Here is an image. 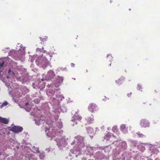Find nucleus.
Returning a JSON list of instances; mask_svg holds the SVG:
<instances>
[{
    "label": "nucleus",
    "instance_id": "f257e3e1",
    "mask_svg": "<svg viewBox=\"0 0 160 160\" xmlns=\"http://www.w3.org/2000/svg\"><path fill=\"white\" fill-rule=\"evenodd\" d=\"M37 64L40 67L45 68L50 63V61L43 55L37 57L36 59Z\"/></svg>",
    "mask_w": 160,
    "mask_h": 160
},
{
    "label": "nucleus",
    "instance_id": "f03ea898",
    "mask_svg": "<svg viewBox=\"0 0 160 160\" xmlns=\"http://www.w3.org/2000/svg\"><path fill=\"white\" fill-rule=\"evenodd\" d=\"M69 139L68 138H66L65 136L61 137H60L58 138L56 140L57 142V145L58 147L62 146H64L68 143V141Z\"/></svg>",
    "mask_w": 160,
    "mask_h": 160
},
{
    "label": "nucleus",
    "instance_id": "7ed1b4c3",
    "mask_svg": "<svg viewBox=\"0 0 160 160\" xmlns=\"http://www.w3.org/2000/svg\"><path fill=\"white\" fill-rule=\"evenodd\" d=\"M74 141L75 142H77V145L78 146V148H82L85 147L83 137L80 136H78L75 138Z\"/></svg>",
    "mask_w": 160,
    "mask_h": 160
},
{
    "label": "nucleus",
    "instance_id": "20e7f679",
    "mask_svg": "<svg viewBox=\"0 0 160 160\" xmlns=\"http://www.w3.org/2000/svg\"><path fill=\"white\" fill-rule=\"evenodd\" d=\"M55 76V74L54 72L52 70H50L48 72L47 74H43L42 75L43 78L42 79V81L50 80L54 77Z\"/></svg>",
    "mask_w": 160,
    "mask_h": 160
},
{
    "label": "nucleus",
    "instance_id": "39448f33",
    "mask_svg": "<svg viewBox=\"0 0 160 160\" xmlns=\"http://www.w3.org/2000/svg\"><path fill=\"white\" fill-rule=\"evenodd\" d=\"M45 129H46L45 132H46L47 136L49 137H50L52 138L54 137V134H55V132H56V129L55 128H53L52 127H50L49 128V131L48 132H47V129H48L47 127H45Z\"/></svg>",
    "mask_w": 160,
    "mask_h": 160
},
{
    "label": "nucleus",
    "instance_id": "423d86ee",
    "mask_svg": "<svg viewBox=\"0 0 160 160\" xmlns=\"http://www.w3.org/2000/svg\"><path fill=\"white\" fill-rule=\"evenodd\" d=\"M56 82L54 84V86L55 87L57 88L58 87L62 82L63 80V78L58 76L56 77Z\"/></svg>",
    "mask_w": 160,
    "mask_h": 160
},
{
    "label": "nucleus",
    "instance_id": "0eeeda50",
    "mask_svg": "<svg viewBox=\"0 0 160 160\" xmlns=\"http://www.w3.org/2000/svg\"><path fill=\"white\" fill-rule=\"evenodd\" d=\"M20 49H19L20 51H21L22 50V52L21 53V56L19 57V59H20L22 61H23L24 60V56L25 54V47H23L22 45H21L20 46Z\"/></svg>",
    "mask_w": 160,
    "mask_h": 160
},
{
    "label": "nucleus",
    "instance_id": "6e6552de",
    "mask_svg": "<svg viewBox=\"0 0 160 160\" xmlns=\"http://www.w3.org/2000/svg\"><path fill=\"white\" fill-rule=\"evenodd\" d=\"M23 128L22 127L19 126H15L11 129V130L15 133H18L22 131Z\"/></svg>",
    "mask_w": 160,
    "mask_h": 160
},
{
    "label": "nucleus",
    "instance_id": "1a4fd4ad",
    "mask_svg": "<svg viewBox=\"0 0 160 160\" xmlns=\"http://www.w3.org/2000/svg\"><path fill=\"white\" fill-rule=\"evenodd\" d=\"M116 138V137L115 136L110 133H108L104 137V139H106L107 141L109 140L110 139L114 140Z\"/></svg>",
    "mask_w": 160,
    "mask_h": 160
},
{
    "label": "nucleus",
    "instance_id": "9d476101",
    "mask_svg": "<svg viewBox=\"0 0 160 160\" xmlns=\"http://www.w3.org/2000/svg\"><path fill=\"white\" fill-rule=\"evenodd\" d=\"M88 109L90 112H93L98 109V108L95 104L91 103L88 106Z\"/></svg>",
    "mask_w": 160,
    "mask_h": 160
},
{
    "label": "nucleus",
    "instance_id": "9b49d317",
    "mask_svg": "<svg viewBox=\"0 0 160 160\" xmlns=\"http://www.w3.org/2000/svg\"><path fill=\"white\" fill-rule=\"evenodd\" d=\"M64 98V97L62 95H60V94L59 93V94H57L56 98H55L54 97H52L51 98V99L52 100V99H53L54 101H53V102H54V101H61Z\"/></svg>",
    "mask_w": 160,
    "mask_h": 160
},
{
    "label": "nucleus",
    "instance_id": "f8f14e48",
    "mask_svg": "<svg viewBox=\"0 0 160 160\" xmlns=\"http://www.w3.org/2000/svg\"><path fill=\"white\" fill-rule=\"evenodd\" d=\"M70 152L72 153V155L71 153H69V155L72 156L73 157L74 156L76 157H77L78 155H80L81 152L79 150H76L74 151L73 149H71L70 150Z\"/></svg>",
    "mask_w": 160,
    "mask_h": 160
},
{
    "label": "nucleus",
    "instance_id": "ddd939ff",
    "mask_svg": "<svg viewBox=\"0 0 160 160\" xmlns=\"http://www.w3.org/2000/svg\"><path fill=\"white\" fill-rule=\"evenodd\" d=\"M140 125L142 127H146L149 126V123L148 121L142 119L141 121Z\"/></svg>",
    "mask_w": 160,
    "mask_h": 160
},
{
    "label": "nucleus",
    "instance_id": "4468645a",
    "mask_svg": "<svg viewBox=\"0 0 160 160\" xmlns=\"http://www.w3.org/2000/svg\"><path fill=\"white\" fill-rule=\"evenodd\" d=\"M73 119H72V121L73 122H75L76 124H77V122H75L76 120L80 121L82 119V117L80 116H78L76 114L74 115L73 116Z\"/></svg>",
    "mask_w": 160,
    "mask_h": 160
},
{
    "label": "nucleus",
    "instance_id": "2eb2a0df",
    "mask_svg": "<svg viewBox=\"0 0 160 160\" xmlns=\"http://www.w3.org/2000/svg\"><path fill=\"white\" fill-rule=\"evenodd\" d=\"M120 130L124 133L127 132V129L126 128V125L124 124H122L120 126Z\"/></svg>",
    "mask_w": 160,
    "mask_h": 160
},
{
    "label": "nucleus",
    "instance_id": "dca6fc26",
    "mask_svg": "<svg viewBox=\"0 0 160 160\" xmlns=\"http://www.w3.org/2000/svg\"><path fill=\"white\" fill-rule=\"evenodd\" d=\"M146 144L144 143H141L138 145V149L142 151H143L145 150L144 146Z\"/></svg>",
    "mask_w": 160,
    "mask_h": 160
},
{
    "label": "nucleus",
    "instance_id": "f3484780",
    "mask_svg": "<svg viewBox=\"0 0 160 160\" xmlns=\"http://www.w3.org/2000/svg\"><path fill=\"white\" fill-rule=\"evenodd\" d=\"M54 92H55L53 90L50 89L47 92V94L48 96H52L54 95Z\"/></svg>",
    "mask_w": 160,
    "mask_h": 160
},
{
    "label": "nucleus",
    "instance_id": "a211bd4d",
    "mask_svg": "<svg viewBox=\"0 0 160 160\" xmlns=\"http://www.w3.org/2000/svg\"><path fill=\"white\" fill-rule=\"evenodd\" d=\"M35 121L36 124L38 125H39L41 124L42 122V123H43V120L42 119H39V118H37V119H35Z\"/></svg>",
    "mask_w": 160,
    "mask_h": 160
},
{
    "label": "nucleus",
    "instance_id": "6ab92c4d",
    "mask_svg": "<svg viewBox=\"0 0 160 160\" xmlns=\"http://www.w3.org/2000/svg\"><path fill=\"white\" fill-rule=\"evenodd\" d=\"M0 122L5 124H7L8 122V120L6 118L0 117Z\"/></svg>",
    "mask_w": 160,
    "mask_h": 160
},
{
    "label": "nucleus",
    "instance_id": "aec40b11",
    "mask_svg": "<svg viewBox=\"0 0 160 160\" xmlns=\"http://www.w3.org/2000/svg\"><path fill=\"white\" fill-rule=\"evenodd\" d=\"M87 130L88 133H89L92 134H94L95 132L93 130V129L91 127H88L87 128Z\"/></svg>",
    "mask_w": 160,
    "mask_h": 160
},
{
    "label": "nucleus",
    "instance_id": "412c9836",
    "mask_svg": "<svg viewBox=\"0 0 160 160\" xmlns=\"http://www.w3.org/2000/svg\"><path fill=\"white\" fill-rule=\"evenodd\" d=\"M120 144L119 145H120V147H121V148L123 149H125L126 148L127 145L126 143L125 142L122 141L120 143Z\"/></svg>",
    "mask_w": 160,
    "mask_h": 160
},
{
    "label": "nucleus",
    "instance_id": "4be33fe9",
    "mask_svg": "<svg viewBox=\"0 0 160 160\" xmlns=\"http://www.w3.org/2000/svg\"><path fill=\"white\" fill-rule=\"evenodd\" d=\"M124 79L122 77L116 82L117 84L120 85L122 84L124 81Z\"/></svg>",
    "mask_w": 160,
    "mask_h": 160
},
{
    "label": "nucleus",
    "instance_id": "5701e85b",
    "mask_svg": "<svg viewBox=\"0 0 160 160\" xmlns=\"http://www.w3.org/2000/svg\"><path fill=\"white\" fill-rule=\"evenodd\" d=\"M28 158L29 160H37V158L35 157L34 155L31 153L29 155Z\"/></svg>",
    "mask_w": 160,
    "mask_h": 160
},
{
    "label": "nucleus",
    "instance_id": "b1692460",
    "mask_svg": "<svg viewBox=\"0 0 160 160\" xmlns=\"http://www.w3.org/2000/svg\"><path fill=\"white\" fill-rule=\"evenodd\" d=\"M28 102H27L25 103V108L26 111H27L28 112H29L30 110L31 106L30 105H28Z\"/></svg>",
    "mask_w": 160,
    "mask_h": 160
},
{
    "label": "nucleus",
    "instance_id": "393cba45",
    "mask_svg": "<svg viewBox=\"0 0 160 160\" xmlns=\"http://www.w3.org/2000/svg\"><path fill=\"white\" fill-rule=\"evenodd\" d=\"M112 131L113 132L116 133L118 135H119V131L117 130V127L116 126H114L112 128Z\"/></svg>",
    "mask_w": 160,
    "mask_h": 160
},
{
    "label": "nucleus",
    "instance_id": "a878e982",
    "mask_svg": "<svg viewBox=\"0 0 160 160\" xmlns=\"http://www.w3.org/2000/svg\"><path fill=\"white\" fill-rule=\"evenodd\" d=\"M5 62L3 59H0V69L3 67Z\"/></svg>",
    "mask_w": 160,
    "mask_h": 160
},
{
    "label": "nucleus",
    "instance_id": "bb28decb",
    "mask_svg": "<svg viewBox=\"0 0 160 160\" xmlns=\"http://www.w3.org/2000/svg\"><path fill=\"white\" fill-rule=\"evenodd\" d=\"M93 120V117L92 115L88 117V122L90 123L92 122Z\"/></svg>",
    "mask_w": 160,
    "mask_h": 160
},
{
    "label": "nucleus",
    "instance_id": "cd10ccee",
    "mask_svg": "<svg viewBox=\"0 0 160 160\" xmlns=\"http://www.w3.org/2000/svg\"><path fill=\"white\" fill-rule=\"evenodd\" d=\"M54 53L53 52H51L50 51L48 52V53H47V55H49V57H50V59H51V58L52 57V55L54 54Z\"/></svg>",
    "mask_w": 160,
    "mask_h": 160
},
{
    "label": "nucleus",
    "instance_id": "c85d7f7f",
    "mask_svg": "<svg viewBox=\"0 0 160 160\" xmlns=\"http://www.w3.org/2000/svg\"><path fill=\"white\" fill-rule=\"evenodd\" d=\"M60 109L63 112H66L67 111L66 108L65 107H62Z\"/></svg>",
    "mask_w": 160,
    "mask_h": 160
},
{
    "label": "nucleus",
    "instance_id": "c756f323",
    "mask_svg": "<svg viewBox=\"0 0 160 160\" xmlns=\"http://www.w3.org/2000/svg\"><path fill=\"white\" fill-rule=\"evenodd\" d=\"M8 104V102H4L3 104L0 106L1 108H2L4 106H6Z\"/></svg>",
    "mask_w": 160,
    "mask_h": 160
},
{
    "label": "nucleus",
    "instance_id": "7c9ffc66",
    "mask_svg": "<svg viewBox=\"0 0 160 160\" xmlns=\"http://www.w3.org/2000/svg\"><path fill=\"white\" fill-rule=\"evenodd\" d=\"M37 57V55H34L33 56H32L31 57V61L32 62H33L35 58H36Z\"/></svg>",
    "mask_w": 160,
    "mask_h": 160
},
{
    "label": "nucleus",
    "instance_id": "2f4dec72",
    "mask_svg": "<svg viewBox=\"0 0 160 160\" xmlns=\"http://www.w3.org/2000/svg\"><path fill=\"white\" fill-rule=\"evenodd\" d=\"M33 152L36 153H39V151L38 149V148H35V149H33Z\"/></svg>",
    "mask_w": 160,
    "mask_h": 160
},
{
    "label": "nucleus",
    "instance_id": "473e14b6",
    "mask_svg": "<svg viewBox=\"0 0 160 160\" xmlns=\"http://www.w3.org/2000/svg\"><path fill=\"white\" fill-rule=\"evenodd\" d=\"M137 134L138 135L139 137L141 138H143L145 137V136L142 134H140L139 133H137Z\"/></svg>",
    "mask_w": 160,
    "mask_h": 160
},
{
    "label": "nucleus",
    "instance_id": "72a5a7b5",
    "mask_svg": "<svg viewBox=\"0 0 160 160\" xmlns=\"http://www.w3.org/2000/svg\"><path fill=\"white\" fill-rule=\"evenodd\" d=\"M40 158L41 159H42L44 157V154L43 153H41L39 155Z\"/></svg>",
    "mask_w": 160,
    "mask_h": 160
},
{
    "label": "nucleus",
    "instance_id": "f704fd0d",
    "mask_svg": "<svg viewBox=\"0 0 160 160\" xmlns=\"http://www.w3.org/2000/svg\"><path fill=\"white\" fill-rule=\"evenodd\" d=\"M36 51L37 52H42V50H41V48H38L36 49Z\"/></svg>",
    "mask_w": 160,
    "mask_h": 160
},
{
    "label": "nucleus",
    "instance_id": "c9c22d12",
    "mask_svg": "<svg viewBox=\"0 0 160 160\" xmlns=\"http://www.w3.org/2000/svg\"><path fill=\"white\" fill-rule=\"evenodd\" d=\"M8 73L9 75H12L14 74V73L12 72L11 70H9Z\"/></svg>",
    "mask_w": 160,
    "mask_h": 160
},
{
    "label": "nucleus",
    "instance_id": "e433bc0d",
    "mask_svg": "<svg viewBox=\"0 0 160 160\" xmlns=\"http://www.w3.org/2000/svg\"><path fill=\"white\" fill-rule=\"evenodd\" d=\"M48 87H52V88H53V87H54L53 84H51V85L48 84Z\"/></svg>",
    "mask_w": 160,
    "mask_h": 160
},
{
    "label": "nucleus",
    "instance_id": "4c0bfd02",
    "mask_svg": "<svg viewBox=\"0 0 160 160\" xmlns=\"http://www.w3.org/2000/svg\"><path fill=\"white\" fill-rule=\"evenodd\" d=\"M8 58H7V63H8L10 64V62L11 61V60L9 59H8Z\"/></svg>",
    "mask_w": 160,
    "mask_h": 160
},
{
    "label": "nucleus",
    "instance_id": "58836bf2",
    "mask_svg": "<svg viewBox=\"0 0 160 160\" xmlns=\"http://www.w3.org/2000/svg\"><path fill=\"white\" fill-rule=\"evenodd\" d=\"M34 102L37 103H38L39 102H40V99H38L37 101H36V100H34Z\"/></svg>",
    "mask_w": 160,
    "mask_h": 160
},
{
    "label": "nucleus",
    "instance_id": "ea45409f",
    "mask_svg": "<svg viewBox=\"0 0 160 160\" xmlns=\"http://www.w3.org/2000/svg\"><path fill=\"white\" fill-rule=\"evenodd\" d=\"M141 88V87L139 85H138L137 89H138L139 90H140V89Z\"/></svg>",
    "mask_w": 160,
    "mask_h": 160
},
{
    "label": "nucleus",
    "instance_id": "a19ab883",
    "mask_svg": "<svg viewBox=\"0 0 160 160\" xmlns=\"http://www.w3.org/2000/svg\"><path fill=\"white\" fill-rule=\"evenodd\" d=\"M62 123L61 122V123H60V124L59 126V128H62Z\"/></svg>",
    "mask_w": 160,
    "mask_h": 160
},
{
    "label": "nucleus",
    "instance_id": "79ce46f5",
    "mask_svg": "<svg viewBox=\"0 0 160 160\" xmlns=\"http://www.w3.org/2000/svg\"><path fill=\"white\" fill-rule=\"evenodd\" d=\"M40 39H42V40H43V41H44V40H45V41L46 40V39L45 38H42L41 37H40Z\"/></svg>",
    "mask_w": 160,
    "mask_h": 160
},
{
    "label": "nucleus",
    "instance_id": "37998d69",
    "mask_svg": "<svg viewBox=\"0 0 160 160\" xmlns=\"http://www.w3.org/2000/svg\"><path fill=\"white\" fill-rule=\"evenodd\" d=\"M109 56H110V57H111V58H112V55H111L110 54H109H109H108V55H107V57H108Z\"/></svg>",
    "mask_w": 160,
    "mask_h": 160
},
{
    "label": "nucleus",
    "instance_id": "c03bdc74",
    "mask_svg": "<svg viewBox=\"0 0 160 160\" xmlns=\"http://www.w3.org/2000/svg\"><path fill=\"white\" fill-rule=\"evenodd\" d=\"M71 66L72 67H73L74 66V63H72L71 64Z\"/></svg>",
    "mask_w": 160,
    "mask_h": 160
},
{
    "label": "nucleus",
    "instance_id": "a18cd8bd",
    "mask_svg": "<svg viewBox=\"0 0 160 160\" xmlns=\"http://www.w3.org/2000/svg\"><path fill=\"white\" fill-rule=\"evenodd\" d=\"M27 148L28 149V150L29 151V152H30V151H31V149L30 148H26V149Z\"/></svg>",
    "mask_w": 160,
    "mask_h": 160
},
{
    "label": "nucleus",
    "instance_id": "49530a36",
    "mask_svg": "<svg viewBox=\"0 0 160 160\" xmlns=\"http://www.w3.org/2000/svg\"><path fill=\"white\" fill-rule=\"evenodd\" d=\"M118 142V141H114V143H115V144H116V143H117Z\"/></svg>",
    "mask_w": 160,
    "mask_h": 160
},
{
    "label": "nucleus",
    "instance_id": "de8ad7c7",
    "mask_svg": "<svg viewBox=\"0 0 160 160\" xmlns=\"http://www.w3.org/2000/svg\"><path fill=\"white\" fill-rule=\"evenodd\" d=\"M43 53H46L47 52L45 50H43V51H42Z\"/></svg>",
    "mask_w": 160,
    "mask_h": 160
},
{
    "label": "nucleus",
    "instance_id": "09e8293b",
    "mask_svg": "<svg viewBox=\"0 0 160 160\" xmlns=\"http://www.w3.org/2000/svg\"><path fill=\"white\" fill-rule=\"evenodd\" d=\"M61 131V130L60 131V132ZM57 132H59V130H58V129H57Z\"/></svg>",
    "mask_w": 160,
    "mask_h": 160
},
{
    "label": "nucleus",
    "instance_id": "8fccbe9b",
    "mask_svg": "<svg viewBox=\"0 0 160 160\" xmlns=\"http://www.w3.org/2000/svg\"><path fill=\"white\" fill-rule=\"evenodd\" d=\"M74 144V142H72L71 143L72 145H73Z\"/></svg>",
    "mask_w": 160,
    "mask_h": 160
},
{
    "label": "nucleus",
    "instance_id": "3c124183",
    "mask_svg": "<svg viewBox=\"0 0 160 160\" xmlns=\"http://www.w3.org/2000/svg\"><path fill=\"white\" fill-rule=\"evenodd\" d=\"M46 124H47V125H49V124H48V122H46Z\"/></svg>",
    "mask_w": 160,
    "mask_h": 160
},
{
    "label": "nucleus",
    "instance_id": "603ef678",
    "mask_svg": "<svg viewBox=\"0 0 160 160\" xmlns=\"http://www.w3.org/2000/svg\"><path fill=\"white\" fill-rule=\"evenodd\" d=\"M82 160H86V159L85 158H83Z\"/></svg>",
    "mask_w": 160,
    "mask_h": 160
},
{
    "label": "nucleus",
    "instance_id": "864d4df0",
    "mask_svg": "<svg viewBox=\"0 0 160 160\" xmlns=\"http://www.w3.org/2000/svg\"><path fill=\"white\" fill-rule=\"evenodd\" d=\"M127 96H128V97H129V94H127Z\"/></svg>",
    "mask_w": 160,
    "mask_h": 160
},
{
    "label": "nucleus",
    "instance_id": "5fc2aeb1",
    "mask_svg": "<svg viewBox=\"0 0 160 160\" xmlns=\"http://www.w3.org/2000/svg\"><path fill=\"white\" fill-rule=\"evenodd\" d=\"M98 128H96V131L97 130H98Z\"/></svg>",
    "mask_w": 160,
    "mask_h": 160
},
{
    "label": "nucleus",
    "instance_id": "6e6d98bb",
    "mask_svg": "<svg viewBox=\"0 0 160 160\" xmlns=\"http://www.w3.org/2000/svg\"><path fill=\"white\" fill-rule=\"evenodd\" d=\"M43 49H44L43 47H42V50H43Z\"/></svg>",
    "mask_w": 160,
    "mask_h": 160
},
{
    "label": "nucleus",
    "instance_id": "4d7b16f0",
    "mask_svg": "<svg viewBox=\"0 0 160 160\" xmlns=\"http://www.w3.org/2000/svg\"><path fill=\"white\" fill-rule=\"evenodd\" d=\"M9 49V48H7V49H8H8Z\"/></svg>",
    "mask_w": 160,
    "mask_h": 160
},
{
    "label": "nucleus",
    "instance_id": "13d9d810",
    "mask_svg": "<svg viewBox=\"0 0 160 160\" xmlns=\"http://www.w3.org/2000/svg\"><path fill=\"white\" fill-rule=\"evenodd\" d=\"M44 122H45V121H44ZM42 123V122L41 123Z\"/></svg>",
    "mask_w": 160,
    "mask_h": 160
},
{
    "label": "nucleus",
    "instance_id": "bf43d9fd",
    "mask_svg": "<svg viewBox=\"0 0 160 160\" xmlns=\"http://www.w3.org/2000/svg\"><path fill=\"white\" fill-rule=\"evenodd\" d=\"M156 160H158V159H156Z\"/></svg>",
    "mask_w": 160,
    "mask_h": 160
},
{
    "label": "nucleus",
    "instance_id": "052dcab7",
    "mask_svg": "<svg viewBox=\"0 0 160 160\" xmlns=\"http://www.w3.org/2000/svg\"><path fill=\"white\" fill-rule=\"evenodd\" d=\"M16 97V98H18V96H17Z\"/></svg>",
    "mask_w": 160,
    "mask_h": 160
},
{
    "label": "nucleus",
    "instance_id": "680f3d73",
    "mask_svg": "<svg viewBox=\"0 0 160 160\" xmlns=\"http://www.w3.org/2000/svg\"><path fill=\"white\" fill-rule=\"evenodd\" d=\"M132 94V93H130V94L131 95Z\"/></svg>",
    "mask_w": 160,
    "mask_h": 160
},
{
    "label": "nucleus",
    "instance_id": "e2e57ef3",
    "mask_svg": "<svg viewBox=\"0 0 160 160\" xmlns=\"http://www.w3.org/2000/svg\"><path fill=\"white\" fill-rule=\"evenodd\" d=\"M111 64H110V65L111 66Z\"/></svg>",
    "mask_w": 160,
    "mask_h": 160
}]
</instances>
